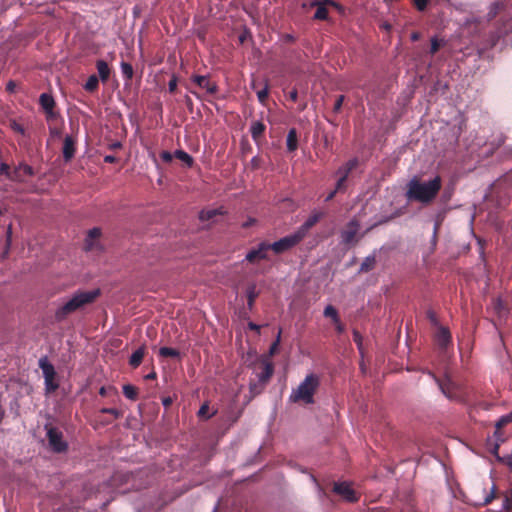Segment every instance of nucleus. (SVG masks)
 I'll return each instance as SVG.
<instances>
[{
  "label": "nucleus",
  "mask_w": 512,
  "mask_h": 512,
  "mask_svg": "<svg viewBox=\"0 0 512 512\" xmlns=\"http://www.w3.org/2000/svg\"><path fill=\"white\" fill-rule=\"evenodd\" d=\"M442 187L440 176H436L428 182H422L417 177L412 178L407 184L406 197L411 201L422 204L431 203Z\"/></svg>",
  "instance_id": "1"
},
{
  "label": "nucleus",
  "mask_w": 512,
  "mask_h": 512,
  "mask_svg": "<svg viewBox=\"0 0 512 512\" xmlns=\"http://www.w3.org/2000/svg\"><path fill=\"white\" fill-rule=\"evenodd\" d=\"M101 295L99 288L93 290H78L55 312V319L58 322L65 320L70 314L81 310L87 305L94 303Z\"/></svg>",
  "instance_id": "2"
},
{
  "label": "nucleus",
  "mask_w": 512,
  "mask_h": 512,
  "mask_svg": "<svg viewBox=\"0 0 512 512\" xmlns=\"http://www.w3.org/2000/svg\"><path fill=\"white\" fill-rule=\"evenodd\" d=\"M320 385V379L316 374H309L294 389L290 395V400L294 403L303 402L305 404L314 403V394Z\"/></svg>",
  "instance_id": "3"
},
{
  "label": "nucleus",
  "mask_w": 512,
  "mask_h": 512,
  "mask_svg": "<svg viewBox=\"0 0 512 512\" xmlns=\"http://www.w3.org/2000/svg\"><path fill=\"white\" fill-rule=\"evenodd\" d=\"M436 380L442 393L450 400L463 401L464 390L462 386L454 382L449 376H445L444 379H438L433 376Z\"/></svg>",
  "instance_id": "4"
},
{
  "label": "nucleus",
  "mask_w": 512,
  "mask_h": 512,
  "mask_svg": "<svg viewBox=\"0 0 512 512\" xmlns=\"http://www.w3.org/2000/svg\"><path fill=\"white\" fill-rule=\"evenodd\" d=\"M46 435L51 450L55 453H63L68 449V443L63 439V433L58 428L46 424Z\"/></svg>",
  "instance_id": "5"
},
{
  "label": "nucleus",
  "mask_w": 512,
  "mask_h": 512,
  "mask_svg": "<svg viewBox=\"0 0 512 512\" xmlns=\"http://www.w3.org/2000/svg\"><path fill=\"white\" fill-rule=\"evenodd\" d=\"M512 422V414H507L499 418L495 424L494 441L489 440L487 443L489 451L499 458L498 451L500 443L505 441L504 436L501 433V429Z\"/></svg>",
  "instance_id": "6"
},
{
  "label": "nucleus",
  "mask_w": 512,
  "mask_h": 512,
  "mask_svg": "<svg viewBox=\"0 0 512 512\" xmlns=\"http://www.w3.org/2000/svg\"><path fill=\"white\" fill-rule=\"evenodd\" d=\"M332 492L349 503H355L360 499V494L347 481L333 482Z\"/></svg>",
  "instance_id": "7"
},
{
  "label": "nucleus",
  "mask_w": 512,
  "mask_h": 512,
  "mask_svg": "<svg viewBox=\"0 0 512 512\" xmlns=\"http://www.w3.org/2000/svg\"><path fill=\"white\" fill-rule=\"evenodd\" d=\"M360 229V220L353 217L340 233L341 242L345 245H356L359 239L363 236L357 237Z\"/></svg>",
  "instance_id": "8"
},
{
  "label": "nucleus",
  "mask_w": 512,
  "mask_h": 512,
  "mask_svg": "<svg viewBox=\"0 0 512 512\" xmlns=\"http://www.w3.org/2000/svg\"><path fill=\"white\" fill-rule=\"evenodd\" d=\"M302 240V235L298 234L296 231L293 234L287 235L278 241H275L274 243H270V247L275 254H282L298 245Z\"/></svg>",
  "instance_id": "9"
},
{
  "label": "nucleus",
  "mask_w": 512,
  "mask_h": 512,
  "mask_svg": "<svg viewBox=\"0 0 512 512\" xmlns=\"http://www.w3.org/2000/svg\"><path fill=\"white\" fill-rule=\"evenodd\" d=\"M269 250H271L270 243L263 241L246 254L245 260L249 263H254L259 260H267Z\"/></svg>",
  "instance_id": "10"
},
{
  "label": "nucleus",
  "mask_w": 512,
  "mask_h": 512,
  "mask_svg": "<svg viewBox=\"0 0 512 512\" xmlns=\"http://www.w3.org/2000/svg\"><path fill=\"white\" fill-rule=\"evenodd\" d=\"M34 175L35 171L33 167L21 162L14 168L11 180L19 183H25L28 177H32Z\"/></svg>",
  "instance_id": "11"
},
{
  "label": "nucleus",
  "mask_w": 512,
  "mask_h": 512,
  "mask_svg": "<svg viewBox=\"0 0 512 512\" xmlns=\"http://www.w3.org/2000/svg\"><path fill=\"white\" fill-rule=\"evenodd\" d=\"M257 367L260 368V372L257 373L258 381L265 386L274 373V365L270 360L262 359Z\"/></svg>",
  "instance_id": "12"
},
{
  "label": "nucleus",
  "mask_w": 512,
  "mask_h": 512,
  "mask_svg": "<svg viewBox=\"0 0 512 512\" xmlns=\"http://www.w3.org/2000/svg\"><path fill=\"white\" fill-rule=\"evenodd\" d=\"M323 217H324V213L323 212H319V211L313 212L307 218V220L299 227V229L297 230L298 234H301L302 238L304 239L306 234H307V232L313 226H315Z\"/></svg>",
  "instance_id": "13"
},
{
  "label": "nucleus",
  "mask_w": 512,
  "mask_h": 512,
  "mask_svg": "<svg viewBox=\"0 0 512 512\" xmlns=\"http://www.w3.org/2000/svg\"><path fill=\"white\" fill-rule=\"evenodd\" d=\"M435 341L441 350H446V348L451 344L452 341L449 329L440 326L435 334Z\"/></svg>",
  "instance_id": "14"
},
{
  "label": "nucleus",
  "mask_w": 512,
  "mask_h": 512,
  "mask_svg": "<svg viewBox=\"0 0 512 512\" xmlns=\"http://www.w3.org/2000/svg\"><path fill=\"white\" fill-rule=\"evenodd\" d=\"M76 152V141L72 136L67 135L63 141V158L66 162H69L75 155Z\"/></svg>",
  "instance_id": "15"
},
{
  "label": "nucleus",
  "mask_w": 512,
  "mask_h": 512,
  "mask_svg": "<svg viewBox=\"0 0 512 512\" xmlns=\"http://www.w3.org/2000/svg\"><path fill=\"white\" fill-rule=\"evenodd\" d=\"M193 82L200 88L205 89L209 94H215L217 92V85L209 81L207 76L194 75L192 77Z\"/></svg>",
  "instance_id": "16"
},
{
  "label": "nucleus",
  "mask_w": 512,
  "mask_h": 512,
  "mask_svg": "<svg viewBox=\"0 0 512 512\" xmlns=\"http://www.w3.org/2000/svg\"><path fill=\"white\" fill-rule=\"evenodd\" d=\"M358 164L359 160L357 158H352L339 167L336 174L347 179L349 174L358 166Z\"/></svg>",
  "instance_id": "17"
},
{
  "label": "nucleus",
  "mask_w": 512,
  "mask_h": 512,
  "mask_svg": "<svg viewBox=\"0 0 512 512\" xmlns=\"http://www.w3.org/2000/svg\"><path fill=\"white\" fill-rule=\"evenodd\" d=\"M101 236V230L99 228H93L89 230L85 239V249L87 251L93 250L96 247L95 241Z\"/></svg>",
  "instance_id": "18"
},
{
  "label": "nucleus",
  "mask_w": 512,
  "mask_h": 512,
  "mask_svg": "<svg viewBox=\"0 0 512 512\" xmlns=\"http://www.w3.org/2000/svg\"><path fill=\"white\" fill-rule=\"evenodd\" d=\"M96 68H97V71H98V74H99L98 78L103 83L107 82L109 77H110V73H111V70H110L107 62L104 61V60H97Z\"/></svg>",
  "instance_id": "19"
},
{
  "label": "nucleus",
  "mask_w": 512,
  "mask_h": 512,
  "mask_svg": "<svg viewBox=\"0 0 512 512\" xmlns=\"http://www.w3.org/2000/svg\"><path fill=\"white\" fill-rule=\"evenodd\" d=\"M265 130H266V126L263 122H261V121L253 122L250 127V133H251L252 139L255 142H258L260 140V138L263 136Z\"/></svg>",
  "instance_id": "20"
},
{
  "label": "nucleus",
  "mask_w": 512,
  "mask_h": 512,
  "mask_svg": "<svg viewBox=\"0 0 512 512\" xmlns=\"http://www.w3.org/2000/svg\"><path fill=\"white\" fill-rule=\"evenodd\" d=\"M39 367L41 368L43 372V376L45 380H48L49 378H55L56 372L51 363L47 361L46 358H42L39 360Z\"/></svg>",
  "instance_id": "21"
},
{
  "label": "nucleus",
  "mask_w": 512,
  "mask_h": 512,
  "mask_svg": "<svg viewBox=\"0 0 512 512\" xmlns=\"http://www.w3.org/2000/svg\"><path fill=\"white\" fill-rule=\"evenodd\" d=\"M39 104L44 112L55 109L56 103L52 95L42 93L39 97Z\"/></svg>",
  "instance_id": "22"
},
{
  "label": "nucleus",
  "mask_w": 512,
  "mask_h": 512,
  "mask_svg": "<svg viewBox=\"0 0 512 512\" xmlns=\"http://www.w3.org/2000/svg\"><path fill=\"white\" fill-rule=\"evenodd\" d=\"M286 146L287 150L289 152H294L298 148V135L297 130L295 128H291L288 131L287 139H286Z\"/></svg>",
  "instance_id": "23"
},
{
  "label": "nucleus",
  "mask_w": 512,
  "mask_h": 512,
  "mask_svg": "<svg viewBox=\"0 0 512 512\" xmlns=\"http://www.w3.org/2000/svg\"><path fill=\"white\" fill-rule=\"evenodd\" d=\"M144 356H145V347L141 346L132 353V355L129 358V364L133 368H137L141 364Z\"/></svg>",
  "instance_id": "24"
},
{
  "label": "nucleus",
  "mask_w": 512,
  "mask_h": 512,
  "mask_svg": "<svg viewBox=\"0 0 512 512\" xmlns=\"http://www.w3.org/2000/svg\"><path fill=\"white\" fill-rule=\"evenodd\" d=\"M376 266V254L375 252L369 256H367L360 265L359 272L367 273L373 270Z\"/></svg>",
  "instance_id": "25"
},
{
  "label": "nucleus",
  "mask_w": 512,
  "mask_h": 512,
  "mask_svg": "<svg viewBox=\"0 0 512 512\" xmlns=\"http://www.w3.org/2000/svg\"><path fill=\"white\" fill-rule=\"evenodd\" d=\"M326 4L334 5L331 0H324L323 3H317V9L314 15V18L317 20H326L328 17V9Z\"/></svg>",
  "instance_id": "26"
},
{
  "label": "nucleus",
  "mask_w": 512,
  "mask_h": 512,
  "mask_svg": "<svg viewBox=\"0 0 512 512\" xmlns=\"http://www.w3.org/2000/svg\"><path fill=\"white\" fill-rule=\"evenodd\" d=\"M512 32V17L503 20L501 25L496 30V37L499 39Z\"/></svg>",
  "instance_id": "27"
},
{
  "label": "nucleus",
  "mask_w": 512,
  "mask_h": 512,
  "mask_svg": "<svg viewBox=\"0 0 512 512\" xmlns=\"http://www.w3.org/2000/svg\"><path fill=\"white\" fill-rule=\"evenodd\" d=\"M259 292L256 290L255 284H250L246 289L247 306L252 310L255 300L258 297Z\"/></svg>",
  "instance_id": "28"
},
{
  "label": "nucleus",
  "mask_w": 512,
  "mask_h": 512,
  "mask_svg": "<svg viewBox=\"0 0 512 512\" xmlns=\"http://www.w3.org/2000/svg\"><path fill=\"white\" fill-rule=\"evenodd\" d=\"M174 157L181 160L189 168L192 167L194 164L193 157L184 150H176L174 152Z\"/></svg>",
  "instance_id": "29"
},
{
  "label": "nucleus",
  "mask_w": 512,
  "mask_h": 512,
  "mask_svg": "<svg viewBox=\"0 0 512 512\" xmlns=\"http://www.w3.org/2000/svg\"><path fill=\"white\" fill-rule=\"evenodd\" d=\"M223 211L220 209H209V210H202L199 213V219L201 221H208L214 219L217 215H222Z\"/></svg>",
  "instance_id": "30"
},
{
  "label": "nucleus",
  "mask_w": 512,
  "mask_h": 512,
  "mask_svg": "<svg viewBox=\"0 0 512 512\" xmlns=\"http://www.w3.org/2000/svg\"><path fill=\"white\" fill-rule=\"evenodd\" d=\"M99 87V78L96 75H91L88 77L86 83L84 84V89L87 92H95Z\"/></svg>",
  "instance_id": "31"
},
{
  "label": "nucleus",
  "mask_w": 512,
  "mask_h": 512,
  "mask_svg": "<svg viewBox=\"0 0 512 512\" xmlns=\"http://www.w3.org/2000/svg\"><path fill=\"white\" fill-rule=\"evenodd\" d=\"M123 394L126 398L135 401L138 397V389L131 384H125L123 386Z\"/></svg>",
  "instance_id": "32"
},
{
  "label": "nucleus",
  "mask_w": 512,
  "mask_h": 512,
  "mask_svg": "<svg viewBox=\"0 0 512 512\" xmlns=\"http://www.w3.org/2000/svg\"><path fill=\"white\" fill-rule=\"evenodd\" d=\"M159 355L162 356V357L179 358L180 357V352L177 349H175V348L161 347L159 349Z\"/></svg>",
  "instance_id": "33"
},
{
  "label": "nucleus",
  "mask_w": 512,
  "mask_h": 512,
  "mask_svg": "<svg viewBox=\"0 0 512 512\" xmlns=\"http://www.w3.org/2000/svg\"><path fill=\"white\" fill-rule=\"evenodd\" d=\"M504 9V3L503 2H495L491 5L490 10L488 12V18L493 19L497 15H499Z\"/></svg>",
  "instance_id": "34"
},
{
  "label": "nucleus",
  "mask_w": 512,
  "mask_h": 512,
  "mask_svg": "<svg viewBox=\"0 0 512 512\" xmlns=\"http://www.w3.org/2000/svg\"><path fill=\"white\" fill-rule=\"evenodd\" d=\"M121 71L122 75L126 80H131L133 78L134 70L130 63L121 62Z\"/></svg>",
  "instance_id": "35"
},
{
  "label": "nucleus",
  "mask_w": 512,
  "mask_h": 512,
  "mask_svg": "<svg viewBox=\"0 0 512 512\" xmlns=\"http://www.w3.org/2000/svg\"><path fill=\"white\" fill-rule=\"evenodd\" d=\"M323 315L326 318H330L331 321L340 317L337 309L333 305H327L323 311Z\"/></svg>",
  "instance_id": "36"
},
{
  "label": "nucleus",
  "mask_w": 512,
  "mask_h": 512,
  "mask_svg": "<svg viewBox=\"0 0 512 512\" xmlns=\"http://www.w3.org/2000/svg\"><path fill=\"white\" fill-rule=\"evenodd\" d=\"M494 310L499 317H503L504 315L507 314V308L503 305L500 299H497L494 302Z\"/></svg>",
  "instance_id": "37"
},
{
  "label": "nucleus",
  "mask_w": 512,
  "mask_h": 512,
  "mask_svg": "<svg viewBox=\"0 0 512 512\" xmlns=\"http://www.w3.org/2000/svg\"><path fill=\"white\" fill-rule=\"evenodd\" d=\"M59 385L55 381V378H49L48 380H45V390L46 393H52L58 389Z\"/></svg>",
  "instance_id": "38"
},
{
  "label": "nucleus",
  "mask_w": 512,
  "mask_h": 512,
  "mask_svg": "<svg viewBox=\"0 0 512 512\" xmlns=\"http://www.w3.org/2000/svg\"><path fill=\"white\" fill-rule=\"evenodd\" d=\"M100 412L103 414H110L114 417V419H119L123 415L122 411L116 408H102Z\"/></svg>",
  "instance_id": "39"
},
{
  "label": "nucleus",
  "mask_w": 512,
  "mask_h": 512,
  "mask_svg": "<svg viewBox=\"0 0 512 512\" xmlns=\"http://www.w3.org/2000/svg\"><path fill=\"white\" fill-rule=\"evenodd\" d=\"M440 228V223L439 222H436L435 225H434V229H433V235H432V239H431V248H432V252L435 250L436 248V245H437V241H438V230Z\"/></svg>",
  "instance_id": "40"
},
{
  "label": "nucleus",
  "mask_w": 512,
  "mask_h": 512,
  "mask_svg": "<svg viewBox=\"0 0 512 512\" xmlns=\"http://www.w3.org/2000/svg\"><path fill=\"white\" fill-rule=\"evenodd\" d=\"M268 95H269V89H268L267 85L262 90H259L257 92L258 100L262 104H264L266 102V100L268 99Z\"/></svg>",
  "instance_id": "41"
},
{
  "label": "nucleus",
  "mask_w": 512,
  "mask_h": 512,
  "mask_svg": "<svg viewBox=\"0 0 512 512\" xmlns=\"http://www.w3.org/2000/svg\"><path fill=\"white\" fill-rule=\"evenodd\" d=\"M443 42L442 41H439L437 38H432L431 39V47H430V54L431 55H434L435 53H437L440 49V47L442 46Z\"/></svg>",
  "instance_id": "42"
},
{
  "label": "nucleus",
  "mask_w": 512,
  "mask_h": 512,
  "mask_svg": "<svg viewBox=\"0 0 512 512\" xmlns=\"http://www.w3.org/2000/svg\"><path fill=\"white\" fill-rule=\"evenodd\" d=\"M504 508L512 510V488L504 496Z\"/></svg>",
  "instance_id": "43"
},
{
  "label": "nucleus",
  "mask_w": 512,
  "mask_h": 512,
  "mask_svg": "<svg viewBox=\"0 0 512 512\" xmlns=\"http://www.w3.org/2000/svg\"><path fill=\"white\" fill-rule=\"evenodd\" d=\"M44 113H45L47 122H54L60 117L59 113L55 109L46 111Z\"/></svg>",
  "instance_id": "44"
},
{
  "label": "nucleus",
  "mask_w": 512,
  "mask_h": 512,
  "mask_svg": "<svg viewBox=\"0 0 512 512\" xmlns=\"http://www.w3.org/2000/svg\"><path fill=\"white\" fill-rule=\"evenodd\" d=\"M0 175H4L11 180V176L13 175V171L11 172L10 166L6 163H1L0 165Z\"/></svg>",
  "instance_id": "45"
},
{
  "label": "nucleus",
  "mask_w": 512,
  "mask_h": 512,
  "mask_svg": "<svg viewBox=\"0 0 512 512\" xmlns=\"http://www.w3.org/2000/svg\"><path fill=\"white\" fill-rule=\"evenodd\" d=\"M344 100H345V96L344 95H339L336 98V101H335L334 107H333V112L334 113H339L341 111V108H342Z\"/></svg>",
  "instance_id": "46"
},
{
  "label": "nucleus",
  "mask_w": 512,
  "mask_h": 512,
  "mask_svg": "<svg viewBox=\"0 0 512 512\" xmlns=\"http://www.w3.org/2000/svg\"><path fill=\"white\" fill-rule=\"evenodd\" d=\"M332 323H333L335 330L338 334H342L345 332V325L342 323L340 317H338L337 319L332 321Z\"/></svg>",
  "instance_id": "47"
},
{
  "label": "nucleus",
  "mask_w": 512,
  "mask_h": 512,
  "mask_svg": "<svg viewBox=\"0 0 512 512\" xmlns=\"http://www.w3.org/2000/svg\"><path fill=\"white\" fill-rule=\"evenodd\" d=\"M280 337H281V330L278 332V335H277V338L276 340L271 344L270 346V349H269V353L271 355L275 354L277 349H278V346L280 344Z\"/></svg>",
  "instance_id": "48"
},
{
  "label": "nucleus",
  "mask_w": 512,
  "mask_h": 512,
  "mask_svg": "<svg viewBox=\"0 0 512 512\" xmlns=\"http://www.w3.org/2000/svg\"><path fill=\"white\" fill-rule=\"evenodd\" d=\"M427 319L431 322L432 325L437 326L438 325V318L436 313L433 310H428L426 312Z\"/></svg>",
  "instance_id": "49"
},
{
  "label": "nucleus",
  "mask_w": 512,
  "mask_h": 512,
  "mask_svg": "<svg viewBox=\"0 0 512 512\" xmlns=\"http://www.w3.org/2000/svg\"><path fill=\"white\" fill-rule=\"evenodd\" d=\"M249 388H250V392H251L253 395H257V394H259V393L262 391V389L264 388V386H262V385L260 384V382H259V383H250V387H249Z\"/></svg>",
  "instance_id": "50"
},
{
  "label": "nucleus",
  "mask_w": 512,
  "mask_h": 512,
  "mask_svg": "<svg viewBox=\"0 0 512 512\" xmlns=\"http://www.w3.org/2000/svg\"><path fill=\"white\" fill-rule=\"evenodd\" d=\"M174 154L170 153L169 151H162L160 153V158L165 163H170L173 160Z\"/></svg>",
  "instance_id": "51"
},
{
  "label": "nucleus",
  "mask_w": 512,
  "mask_h": 512,
  "mask_svg": "<svg viewBox=\"0 0 512 512\" xmlns=\"http://www.w3.org/2000/svg\"><path fill=\"white\" fill-rule=\"evenodd\" d=\"M429 0H414V5L419 11H424Z\"/></svg>",
  "instance_id": "52"
},
{
  "label": "nucleus",
  "mask_w": 512,
  "mask_h": 512,
  "mask_svg": "<svg viewBox=\"0 0 512 512\" xmlns=\"http://www.w3.org/2000/svg\"><path fill=\"white\" fill-rule=\"evenodd\" d=\"M353 340L357 344L358 348L361 349L362 347V335L359 331L353 330Z\"/></svg>",
  "instance_id": "53"
},
{
  "label": "nucleus",
  "mask_w": 512,
  "mask_h": 512,
  "mask_svg": "<svg viewBox=\"0 0 512 512\" xmlns=\"http://www.w3.org/2000/svg\"><path fill=\"white\" fill-rule=\"evenodd\" d=\"M177 89V78L173 76L168 83V90L170 93H175Z\"/></svg>",
  "instance_id": "54"
},
{
  "label": "nucleus",
  "mask_w": 512,
  "mask_h": 512,
  "mask_svg": "<svg viewBox=\"0 0 512 512\" xmlns=\"http://www.w3.org/2000/svg\"><path fill=\"white\" fill-rule=\"evenodd\" d=\"M208 411H209V405H208V403H204V404L200 407V409H199V411H198V416H199V417H206V418H207V416H208Z\"/></svg>",
  "instance_id": "55"
},
{
  "label": "nucleus",
  "mask_w": 512,
  "mask_h": 512,
  "mask_svg": "<svg viewBox=\"0 0 512 512\" xmlns=\"http://www.w3.org/2000/svg\"><path fill=\"white\" fill-rule=\"evenodd\" d=\"M346 180L345 178L339 176V179L336 183V187H335V190L338 192V191H342L344 188H345V183H346Z\"/></svg>",
  "instance_id": "56"
},
{
  "label": "nucleus",
  "mask_w": 512,
  "mask_h": 512,
  "mask_svg": "<svg viewBox=\"0 0 512 512\" xmlns=\"http://www.w3.org/2000/svg\"><path fill=\"white\" fill-rule=\"evenodd\" d=\"M17 88V83L13 80H10L6 85V91L9 93H14Z\"/></svg>",
  "instance_id": "57"
},
{
  "label": "nucleus",
  "mask_w": 512,
  "mask_h": 512,
  "mask_svg": "<svg viewBox=\"0 0 512 512\" xmlns=\"http://www.w3.org/2000/svg\"><path fill=\"white\" fill-rule=\"evenodd\" d=\"M109 391H115V388L113 386H110V387H105V386H102L100 389H99V394L103 397L107 396L108 395V392Z\"/></svg>",
  "instance_id": "58"
},
{
  "label": "nucleus",
  "mask_w": 512,
  "mask_h": 512,
  "mask_svg": "<svg viewBox=\"0 0 512 512\" xmlns=\"http://www.w3.org/2000/svg\"><path fill=\"white\" fill-rule=\"evenodd\" d=\"M494 498H495V487L493 486L491 493L484 500V505L491 503Z\"/></svg>",
  "instance_id": "59"
},
{
  "label": "nucleus",
  "mask_w": 512,
  "mask_h": 512,
  "mask_svg": "<svg viewBox=\"0 0 512 512\" xmlns=\"http://www.w3.org/2000/svg\"><path fill=\"white\" fill-rule=\"evenodd\" d=\"M12 128L15 132L20 133V134H24V132H25L23 126L16 122L13 123Z\"/></svg>",
  "instance_id": "60"
},
{
  "label": "nucleus",
  "mask_w": 512,
  "mask_h": 512,
  "mask_svg": "<svg viewBox=\"0 0 512 512\" xmlns=\"http://www.w3.org/2000/svg\"><path fill=\"white\" fill-rule=\"evenodd\" d=\"M172 403H173V400L171 397H165L162 399V404L166 408L170 407L172 405Z\"/></svg>",
  "instance_id": "61"
},
{
  "label": "nucleus",
  "mask_w": 512,
  "mask_h": 512,
  "mask_svg": "<svg viewBox=\"0 0 512 512\" xmlns=\"http://www.w3.org/2000/svg\"><path fill=\"white\" fill-rule=\"evenodd\" d=\"M289 98H290L293 102L297 101V99H298V91H297V89H293L292 91H290V93H289Z\"/></svg>",
  "instance_id": "62"
},
{
  "label": "nucleus",
  "mask_w": 512,
  "mask_h": 512,
  "mask_svg": "<svg viewBox=\"0 0 512 512\" xmlns=\"http://www.w3.org/2000/svg\"><path fill=\"white\" fill-rule=\"evenodd\" d=\"M248 327H249V329H250V330H252V331H256V332H259V331H260V326H259V325H257V324H255V323H253V322H249V323H248Z\"/></svg>",
  "instance_id": "63"
},
{
  "label": "nucleus",
  "mask_w": 512,
  "mask_h": 512,
  "mask_svg": "<svg viewBox=\"0 0 512 512\" xmlns=\"http://www.w3.org/2000/svg\"><path fill=\"white\" fill-rule=\"evenodd\" d=\"M116 161V157L113 155H107L104 157V162L106 163H114Z\"/></svg>",
  "instance_id": "64"
}]
</instances>
